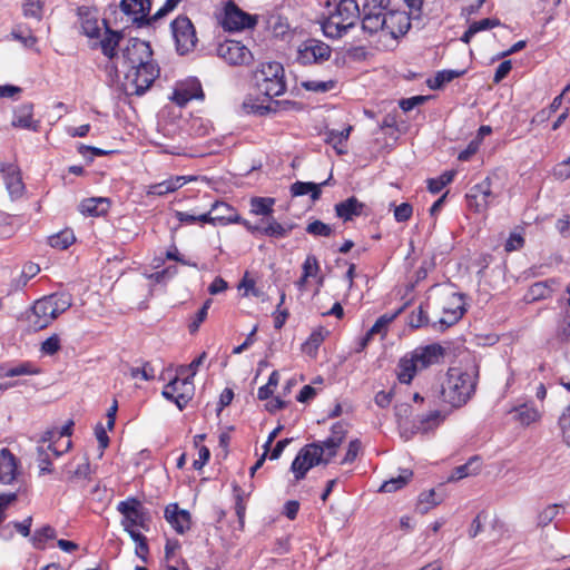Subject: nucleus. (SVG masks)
Masks as SVG:
<instances>
[{"mask_svg": "<svg viewBox=\"0 0 570 570\" xmlns=\"http://www.w3.org/2000/svg\"><path fill=\"white\" fill-rule=\"evenodd\" d=\"M347 434L344 423L337 422L331 429V435L324 441H317L303 446L291 465L295 480H303L307 472L320 464H328L336 455L338 448Z\"/></svg>", "mask_w": 570, "mask_h": 570, "instance_id": "obj_1", "label": "nucleus"}, {"mask_svg": "<svg viewBox=\"0 0 570 570\" xmlns=\"http://www.w3.org/2000/svg\"><path fill=\"white\" fill-rule=\"evenodd\" d=\"M478 371H462L458 367L449 368L446 377L441 384L440 400L442 403L458 409L466 404L475 392Z\"/></svg>", "mask_w": 570, "mask_h": 570, "instance_id": "obj_2", "label": "nucleus"}, {"mask_svg": "<svg viewBox=\"0 0 570 570\" xmlns=\"http://www.w3.org/2000/svg\"><path fill=\"white\" fill-rule=\"evenodd\" d=\"M327 7H332L330 1ZM360 13L356 0H334L333 9L328 10L326 18L322 22L325 36L330 38L342 37L350 28L354 27L360 18Z\"/></svg>", "mask_w": 570, "mask_h": 570, "instance_id": "obj_3", "label": "nucleus"}, {"mask_svg": "<svg viewBox=\"0 0 570 570\" xmlns=\"http://www.w3.org/2000/svg\"><path fill=\"white\" fill-rule=\"evenodd\" d=\"M284 67L277 61L262 63L255 73L256 86L268 98L278 97L286 90Z\"/></svg>", "mask_w": 570, "mask_h": 570, "instance_id": "obj_4", "label": "nucleus"}, {"mask_svg": "<svg viewBox=\"0 0 570 570\" xmlns=\"http://www.w3.org/2000/svg\"><path fill=\"white\" fill-rule=\"evenodd\" d=\"M153 50L149 42L138 38H131L128 45L122 49L121 66L124 71L140 67L147 62L153 61Z\"/></svg>", "mask_w": 570, "mask_h": 570, "instance_id": "obj_5", "label": "nucleus"}, {"mask_svg": "<svg viewBox=\"0 0 570 570\" xmlns=\"http://www.w3.org/2000/svg\"><path fill=\"white\" fill-rule=\"evenodd\" d=\"M117 510L122 514L121 525L125 528L139 527L144 530L149 529V514L142 507L141 502L136 498H128L120 501Z\"/></svg>", "mask_w": 570, "mask_h": 570, "instance_id": "obj_6", "label": "nucleus"}, {"mask_svg": "<svg viewBox=\"0 0 570 570\" xmlns=\"http://www.w3.org/2000/svg\"><path fill=\"white\" fill-rule=\"evenodd\" d=\"M385 10H390V0H366L363 3V30L368 33L385 31Z\"/></svg>", "mask_w": 570, "mask_h": 570, "instance_id": "obj_7", "label": "nucleus"}, {"mask_svg": "<svg viewBox=\"0 0 570 570\" xmlns=\"http://www.w3.org/2000/svg\"><path fill=\"white\" fill-rule=\"evenodd\" d=\"M176 49L180 55L191 51L197 42L196 31L191 21L185 17H177L170 24Z\"/></svg>", "mask_w": 570, "mask_h": 570, "instance_id": "obj_8", "label": "nucleus"}, {"mask_svg": "<svg viewBox=\"0 0 570 570\" xmlns=\"http://www.w3.org/2000/svg\"><path fill=\"white\" fill-rule=\"evenodd\" d=\"M125 72L127 81L132 86L134 94L141 96L154 83L159 76V68L154 61L147 62L140 67L128 69Z\"/></svg>", "mask_w": 570, "mask_h": 570, "instance_id": "obj_9", "label": "nucleus"}, {"mask_svg": "<svg viewBox=\"0 0 570 570\" xmlns=\"http://www.w3.org/2000/svg\"><path fill=\"white\" fill-rule=\"evenodd\" d=\"M332 49L317 39L303 41L297 49V61L302 65L322 63L330 59Z\"/></svg>", "mask_w": 570, "mask_h": 570, "instance_id": "obj_10", "label": "nucleus"}, {"mask_svg": "<svg viewBox=\"0 0 570 570\" xmlns=\"http://www.w3.org/2000/svg\"><path fill=\"white\" fill-rule=\"evenodd\" d=\"M161 394L166 400L174 402L179 410H184L194 395L193 381L190 377H175L164 387Z\"/></svg>", "mask_w": 570, "mask_h": 570, "instance_id": "obj_11", "label": "nucleus"}, {"mask_svg": "<svg viewBox=\"0 0 570 570\" xmlns=\"http://www.w3.org/2000/svg\"><path fill=\"white\" fill-rule=\"evenodd\" d=\"M258 17L243 11L234 2L227 3L223 19V27L230 31H239L254 28Z\"/></svg>", "mask_w": 570, "mask_h": 570, "instance_id": "obj_12", "label": "nucleus"}, {"mask_svg": "<svg viewBox=\"0 0 570 570\" xmlns=\"http://www.w3.org/2000/svg\"><path fill=\"white\" fill-rule=\"evenodd\" d=\"M469 209L475 213H483L488 209L494 195L491 188V179L484 178L479 184L472 186L465 196Z\"/></svg>", "mask_w": 570, "mask_h": 570, "instance_id": "obj_13", "label": "nucleus"}, {"mask_svg": "<svg viewBox=\"0 0 570 570\" xmlns=\"http://www.w3.org/2000/svg\"><path fill=\"white\" fill-rule=\"evenodd\" d=\"M217 56L230 66L247 65L252 61V52L246 46L235 40H226L217 47Z\"/></svg>", "mask_w": 570, "mask_h": 570, "instance_id": "obj_14", "label": "nucleus"}, {"mask_svg": "<svg viewBox=\"0 0 570 570\" xmlns=\"http://www.w3.org/2000/svg\"><path fill=\"white\" fill-rule=\"evenodd\" d=\"M121 11L132 17V22L141 28L151 24V0H121Z\"/></svg>", "mask_w": 570, "mask_h": 570, "instance_id": "obj_15", "label": "nucleus"}, {"mask_svg": "<svg viewBox=\"0 0 570 570\" xmlns=\"http://www.w3.org/2000/svg\"><path fill=\"white\" fill-rule=\"evenodd\" d=\"M56 318L55 308H52V303L47 296L33 304L29 321L33 330L39 331L46 328Z\"/></svg>", "mask_w": 570, "mask_h": 570, "instance_id": "obj_16", "label": "nucleus"}, {"mask_svg": "<svg viewBox=\"0 0 570 570\" xmlns=\"http://www.w3.org/2000/svg\"><path fill=\"white\" fill-rule=\"evenodd\" d=\"M385 31L393 38L405 35L410 27V16L405 11L395 10L390 6V10H385Z\"/></svg>", "mask_w": 570, "mask_h": 570, "instance_id": "obj_17", "label": "nucleus"}, {"mask_svg": "<svg viewBox=\"0 0 570 570\" xmlns=\"http://www.w3.org/2000/svg\"><path fill=\"white\" fill-rule=\"evenodd\" d=\"M444 348L440 344L433 343L425 346H419L410 354L416 362L420 370H424L431 365L440 363L444 356Z\"/></svg>", "mask_w": 570, "mask_h": 570, "instance_id": "obj_18", "label": "nucleus"}, {"mask_svg": "<svg viewBox=\"0 0 570 570\" xmlns=\"http://www.w3.org/2000/svg\"><path fill=\"white\" fill-rule=\"evenodd\" d=\"M165 519L179 534H184L191 525L190 513L180 509L177 503H170L166 507Z\"/></svg>", "mask_w": 570, "mask_h": 570, "instance_id": "obj_19", "label": "nucleus"}, {"mask_svg": "<svg viewBox=\"0 0 570 570\" xmlns=\"http://www.w3.org/2000/svg\"><path fill=\"white\" fill-rule=\"evenodd\" d=\"M203 97L204 92L200 82L197 79H190L175 89L173 100L178 106L183 107L188 101L193 99H202Z\"/></svg>", "mask_w": 570, "mask_h": 570, "instance_id": "obj_20", "label": "nucleus"}, {"mask_svg": "<svg viewBox=\"0 0 570 570\" xmlns=\"http://www.w3.org/2000/svg\"><path fill=\"white\" fill-rule=\"evenodd\" d=\"M12 126L38 131L40 121L33 119V105L30 102L22 104L14 109Z\"/></svg>", "mask_w": 570, "mask_h": 570, "instance_id": "obj_21", "label": "nucleus"}, {"mask_svg": "<svg viewBox=\"0 0 570 570\" xmlns=\"http://www.w3.org/2000/svg\"><path fill=\"white\" fill-rule=\"evenodd\" d=\"M4 185L12 198L20 197L24 185L21 179L20 170L16 165L8 164L1 167Z\"/></svg>", "mask_w": 570, "mask_h": 570, "instance_id": "obj_22", "label": "nucleus"}, {"mask_svg": "<svg viewBox=\"0 0 570 570\" xmlns=\"http://www.w3.org/2000/svg\"><path fill=\"white\" fill-rule=\"evenodd\" d=\"M365 208L366 205L360 202L355 196H351L347 199L337 203L334 207L336 216L344 222H350L355 217L364 215Z\"/></svg>", "mask_w": 570, "mask_h": 570, "instance_id": "obj_23", "label": "nucleus"}, {"mask_svg": "<svg viewBox=\"0 0 570 570\" xmlns=\"http://www.w3.org/2000/svg\"><path fill=\"white\" fill-rule=\"evenodd\" d=\"M445 317L440 318L439 324L441 326H451L455 324L464 314V301L462 294H452L450 297V306L443 307Z\"/></svg>", "mask_w": 570, "mask_h": 570, "instance_id": "obj_24", "label": "nucleus"}, {"mask_svg": "<svg viewBox=\"0 0 570 570\" xmlns=\"http://www.w3.org/2000/svg\"><path fill=\"white\" fill-rule=\"evenodd\" d=\"M78 14L82 33L89 38H98L100 36V27L97 11L81 7L78 10Z\"/></svg>", "mask_w": 570, "mask_h": 570, "instance_id": "obj_25", "label": "nucleus"}, {"mask_svg": "<svg viewBox=\"0 0 570 570\" xmlns=\"http://www.w3.org/2000/svg\"><path fill=\"white\" fill-rule=\"evenodd\" d=\"M73 422L68 421L62 428L59 430L47 431L41 438V442H52L59 448H62L63 451H68L71 448V440L69 439L72 433Z\"/></svg>", "mask_w": 570, "mask_h": 570, "instance_id": "obj_26", "label": "nucleus"}, {"mask_svg": "<svg viewBox=\"0 0 570 570\" xmlns=\"http://www.w3.org/2000/svg\"><path fill=\"white\" fill-rule=\"evenodd\" d=\"M47 446L45 448V443L42 442L41 445L37 448V462L38 468L40 470V474L43 473H50L51 470V459L52 456L58 458L65 451L60 449L58 445H56L52 442H47Z\"/></svg>", "mask_w": 570, "mask_h": 570, "instance_id": "obj_27", "label": "nucleus"}, {"mask_svg": "<svg viewBox=\"0 0 570 570\" xmlns=\"http://www.w3.org/2000/svg\"><path fill=\"white\" fill-rule=\"evenodd\" d=\"M17 476V460L8 449L0 450V483L10 484Z\"/></svg>", "mask_w": 570, "mask_h": 570, "instance_id": "obj_28", "label": "nucleus"}, {"mask_svg": "<svg viewBox=\"0 0 570 570\" xmlns=\"http://www.w3.org/2000/svg\"><path fill=\"white\" fill-rule=\"evenodd\" d=\"M110 208V200L106 197H91L81 200L79 212L86 216L99 217Z\"/></svg>", "mask_w": 570, "mask_h": 570, "instance_id": "obj_29", "label": "nucleus"}, {"mask_svg": "<svg viewBox=\"0 0 570 570\" xmlns=\"http://www.w3.org/2000/svg\"><path fill=\"white\" fill-rule=\"evenodd\" d=\"M411 412L412 407L406 403L395 405V416L397 420L400 434L401 438L405 441L410 440L415 434L413 424L411 426L409 424V416Z\"/></svg>", "mask_w": 570, "mask_h": 570, "instance_id": "obj_30", "label": "nucleus"}, {"mask_svg": "<svg viewBox=\"0 0 570 570\" xmlns=\"http://www.w3.org/2000/svg\"><path fill=\"white\" fill-rule=\"evenodd\" d=\"M187 179L185 176H176L174 178L164 180L158 184L150 185L147 190V195L164 196L173 193L186 184Z\"/></svg>", "mask_w": 570, "mask_h": 570, "instance_id": "obj_31", "label": "nucleus"}, {"mask_svg": "<svg viewBox=\"0 0 570 570\" xmlns=\"http://www.w3.org/2000/svg\"><path fill=\"white\" fill-rule=\"evenodd\" d=\"M417 371H420V367L416 362L411 354H406L399 361L396 375L401 383L409 384Z\"/></svg>", "mask_w": 570, "mask_h": 570, "instance_id": "obj_32", "label": "nucleus"}, {"mask_svg": "<svg viewBox=\"0 0 570 570\" xmlns=\"http://www.w3.org/2000/svg\"><path fill=\"white\" fill-rule=\"evenodd\" d=\"M102 23L106 27V35L100 41L101 51L109 59L117 58L116 48L122 39V33L119 31L110 30L105 20Z\"/></svg>", "mask_w": 570, "mask_h": 570, "instance_id": "obj_33", "label": "nucleus"}, {"mask_svg": "<svg viewBox=\"0 0 570 570\" xmlns=\"http://www.w3.org/2000/svg\"><path fill=\"white\" fill-rule=\"evenodd\" d=\"M327 184H328V179L321 184L298 180V181H295L294 184H292L291 193L293 196H304V195L309 194L311 199L313 202H315L321 197V194H322L321 187L325 186Z\"/></svg>", "mask_w": 570, "mask_h": 570, "instance_id": "obj_34", "label": "nucleus"}, {"mask_svg": "<svg viewBox=\"0 0 570 570\" xmlns=\"http://www.w3.org/2000/svg\"><path fill=\"white\" fill-rule=\"evenodd\" d=\"M444 420V415L438 410L432 411L425 415H422L420 420L413 423L415 433H428L439 426Z\"/></svg>", "mask_w": 570, "mask_h": 570, "instance_id": "obj_35", "label": "nucleus"}, {"mask_svg": "<svg viewBox=\"0 0 570 570\" xmlns=\"http://www.w3.org/2000/svg\"><path fill=\"white\" fill-rule=\"evenodd\" d=\"M402 312V308L397 309L394 314H384L380 316L373 326L367 331L366 335L362 341V346H365L368 341L376 334H380L382 337L386 333L387 325Z\"/></svg>", "mask_w": 570, "mask_h": 570, "instance_id": "obj_36", "label": "nucleus"}, {"mask_svg": "<svg viewBox=\"0 0 570 570\" xmlns=\"http://www.w3.org/2000/svg\"><path fill=\"white\" fill-rule=\"evenodd\" d=\"M250 213L256 216L269 218L274 213L275 198L272 197H253L249 200Z\"/></svg>", "mask_w": 570, "mask_h": 570, "instance_id": "obj_37", "label": "nucleus"}, {"mask_svg": "<svg viewBox=\"0 0 570 570\" xmlns=\"http://www.w3.org/2000/svg\"><path fill=\"white\" fill-rule=\"evenodd\" d=\"M266 226L262 227V235L274 237V238H283L286 237L291 230L295 227V224L283 225L278 223L274 216H271L266 219Z\"/></svg>", "mask_w": 570, "mask_h": 570, "instance_id": "obj_38", "label": "nucleus"}, {"mask_svg": "<svg viewBox=\"0 0 570 570\" xmlns=\"http://www.w3.org/2000/svg\"><path fill=\"white\" fill-rule=\"evenodd\" d=\"M512 417L522 425H530L539 419L538 410L529 404H522L511 412Z\"/></svg>", "mask_w": 570, "mask_h": 570, "instance_id": "obj_39", "label": "nucleus"}, {"mask_svg": "<svg viewBox=\"0 0 570 570\" xmlns=\"http://www.w3.org/2000/svg\"><path fill=\"white\" fill-rule=\"evenodd\" d=\"M465 73V70H442L439 71L434 78L426 81L429 88L432 90L441 89L445 83L451 82Z\"/></svg>", "mask_w": 570, "mask_h": 570, "instance_id": "obj_40", "label": "nucleus"}, {"mask_svg": "<svg viewBox=\"0 0 570 570\" xmlns=\"http://www.w3.org/2000/svg\"><path fill=\"white\" fill-rule=\"evenodd\" d=\"M481 469L480 459L478 456L471 458L465 464L456 466L451 476L450 481L461 480L471 474H476Z\"/></svg>", "mask_w": 570, "mask_h": 570, "instance_id": "obj_41", "label": "nucleus"}, {"mask_svg": "<svg viewBox=\"0 0 570 570\" xmlns=\"http://www.w3.org/2000/svg\"><path fill=\"white\" fill-rule=\"evenodd\" d=\"M212 210L217 225L232 224L229 218H233V214H237L236 210L225 202H215L212 205Z\"/></svg>", "mask_w": 570, "mask_h": 570, "instance_id": "obj_42", "label": "nucleus"}, {"mask_svg": "<svg viewBox=\"0 0 570 570\" xmlns=\"http://www.w3.org/2000/svg\"><path fill=\"white\" fill-rule=\"evenodd\" d=\"M412 475L413 472L411 470H402L396 478H391L390 480L385 481L381 485L380 492L391 493L403 488L411 480Z\"/></svg>", "mask_w": 570, "mask_h": 570, "instance_id": "obj_43", "label": "nucleus"}, {"mask_svg": "<svg viewBox=\"0 0 570 570\" xmlns=\"http://www.w3.org/2000/svg\"><path fill=\"white\" fill-rule=\"evenodd\" d=\"M442 498L438 495L434 490H430L428 492L420 494L416 510L421 514H425L429 512L430 509L440 504Z\"/></svg>", "mask_w": 570, "mask_h": 570, "instance_id": "obj_44", "label": "nucleus"}, {"mask_svg": "<svg viewBox=\"0 0 570 570\" xmlns=\"http://www.w3.org/2000/svg\"><path fill=\"white\" fill-rule=\"evenodd\" d=\"M76 237L71 229L61 230L58 234H55L49 237V245L53 248L58 249H67L71 244H73Z\"/></svg>", "mask_w": 570, "mask_h": 570, "instance_id": "obj_45", "label": "nucleus"}, {"mask_svg": "<svg viewBox=\"0 0 570 570\" xmlns=\"http://www.w3.org/2000/svg\"><path fill=\"white\" fill-rule=\"evenodd\" d=\"M561 510H563L561 504H550L546 507L537 517V525L540 528L549 525L559 515Z\"/></svg>", "mask_w": 570, "mask_h": 570, "instance_id": "obj_46", "label": "nucleus"}, {"mask_svg": "<svg viewBox=\"0 0 570 570\" xmlns=\"http://www.w3.org/2000/svg\"><path fill=\"white\" fill-rule=\"evenodd\" d=\"M38 373V370L32 366L31 363L24 362L20 363L18 365L4 368H1V375L3 377H14V376H21V375H31Z\"/></svg>", "mask_w": 570, "mask_h": 570, "instance_id": "obj_47", "label": "nucleus"}, {"mask_svg": "<svg viewBox=\"0 0 570 570\" xmlns=\"http://www.w3.org/2000/svg\"><path fill=\"white\" fill-rule=\"evenodd\" d=\"M455 176V171H445L438 178H430L428 180V189L432 194L440 193L448 184H450Z\"/></svg>", "mask_w": 570, "mask_h": 570, "instance_id": "obj_48", "label": "nucleus"}, {"mask_svg": "<svg viewBox=\"0 0 570 570\" xmlns=\"http://www.w3.org/2000/svg\"><path fill=\"white\" fill-rule=\"evenodd\" d=\"M45 0H24L23 14L27 18H35L40 20L42 17Z\"/></svg>", "mask_w": 570, "mask_h": 570, "instance_id": "obj_49", "label": "nucleus"}, {"mask_svg": "<svg viewBox=\"0 0 570 570\" xmlns=\"http://www.w3.org/2000/svg\"><path fill=\"white\" fill-rule=\"evenodd\" d=\"M55 535H56L55 529L50 525H45V527L38 529L37 531H35L31 540L37 548H43L45 543L48 540L53 539Z\"/></svg>", "mask_w": 570, "mask_h": 570, "instance_id": "obj_50", "label": "nucleus"}, {"mask_svg": "<svg viewBox=\"0 0 570 570\" xmlns=\"http://www.w3.org/2000/svg\"><path fill=\"white\" fill-rule=\"evenodd\" d=\"M305 229L313 236L330 237L333 234L332 227L318 219L311 222Z\"/></svg>", "mask_w": 570, "mask_h": 570, "instance_id": "obj_51", "label": "nucleus"}, {"mask_svg": "<svg viewBox=\"0 0 570 570\" xmlns=\"http://www.w3.org/2000/svg\"><path fill=\"white\" fill-rule=\"evenodd\" d=\"M48 297L52 303V308H55L56 317H58L61 313L71 306V299L66 294H53Z\"/></svg>", "mask_w": 570, "mask_h": 570, "instance_id": "obj_52", "label": "nucleus"}, {"mask_svg": "<svg viewBox=\"0 0 570 570\" xmlns=\"http://www.w3.org/2000/svg\"><path fill=\"white\" fill-rule=\"evenodd\" d=\"M336 81L327 80V81H318V80H307L303 81L302 86L308 91L314 92H327L335 88Z\"/></svg>", "mask_w": 570, "mask_h": 570, "instance_id": "obj_53", "label": "nucleus"}, {"mask_svg": "<svg viewBox=\"0 0 570 570\" xmlns=\"http://www.w3.org/2000/svg\"><path fill=\"white\" fill-rule=\"evenodd\" d=\"M429 324L428 313L424 309L423 305H420L416 309H414L409 316V325L412 328H420Z\"/></svg>", "mask_w": 570, "mask_h": 570, "instance_id": "obj_54", "label": "nucleus"}, {"mask_svg": "<svg viewBox=\"0 0 570 570\" xmlns=\"http://www.w3.org/2000/svg\"><path fill=\"white\" fill-rule=\"evenodd\" d=\"M324 341L322 332H313L303 345V351L308 355H315L320 345Z\"/></svg>", "mask_w": 570, "mask_h": 570, "instance_id": "obj_55", "label": "nucleus"}, {"mask_svg": "<svg viewBox=\"0 0 570 570\" xmlns=\"http://www.w3.org/2000/svg\"><path fill=\"white\" fill-rule=\"evenodd\" d=\"M11 37L14 40L21 42V45L24 48H35V46L38 41L37 38L31 32H29L27 36H24L20 27H16L12 29Z\"/></svg>", "mask_w": 570, "mask_h": 570, "instance_id": "obj_56", "label": "nucleus"}, {"mask_svg": "<svg viewBox=\"0 0 570 570\" xmlns=\"http://www.w3.org/2000/svg\"><path fill=\"white\" fill-rule=\"evenodd\" d=\"M212 305V299L208 298L204 302L202 308L197 312L195 320L189 324V332L195 333L198 331L200 324L206 320L208 309Z\"/></svg>", "mask_w": 570, "mask_h": 570, "instance_id": "obj_57", "label": "nucleus"}, {"mask_svg": "<svg viewBox=\"0 0 570 570\" xmlns=\"http://www.w3.org/2000/svg\"><path fill=\"white\" fill-rule=\"evenodd\" d=\"M206 358V353L203 352L198 357H196L189 365H181L179 368H178V374L179 375H184L186 374L187 372H189V374L186 376V377H190V381H193V377L195 376L198 367L203 364L204 360Z\"/></svg>", "mask_w": 570, "mask_h": 570, "instance_id": "obj_58", "label": "nucleus"}, {"mask_svg": "<svg viewBox=\"0 0 570 570\" xmlns=\"http://www.w3.org/2000/svg\"><path fill=\"white\" fill-rule=\"evenodd\" d=\"M362 449V443L358 439H354L348 443V448L345 456L341 461V464H348L355 461L360 451Z\"/></svg>", "mask_w": 570, "mask_h": 570, "instance_id": "obj_59", "label": "nucleus"}, {"mask_svg": "<svg viewBox=\"0 0 570 570\" xmlns=\"http://www.w3.org/2000/svg\"><path fill=\"white\" fill-rule=\"evenodd\" d=\"M303 275L305 277H312L315 276L320 271V264L314 255H307L306 259L303 263Z\"/></svg>", "mask_w": 570, "mask_h": 570, "instance_id": "obj_60", "label": "nucleus"}, {"mask_svg": "<svg viewBox=\"0 0 570 570\" xmlns=\"http://www.w3.org/2000/svg\"><path fill=\"white\" fill-rule=\"evenodd\" d=\"M60 350V338L53 334L41 344V352L46 355H53Z\"/></svg>", "mask_w": 570, "mask_h": 570, "instance_id": "obj_61", "label": "nucleus"}, {"mask_svg": "<svg viewBox=\"0 0 570 570\" xmlns=\"http://www.w3.org/2000/svg\"><path fill=\"white\" fill-rule=\"evenodd\" d=\"M413 213L412 205L409 203H402L394 207V218L399 223L407 222Z\"/></svg>", "mask_w": 570, "mask_h": 570, "instance_id": "obj_62", "label": "nucleus"}, {"mask_svg": "<svg viewBox=\"0 0 570 570\" xmlns=\"http://www.w3.org/2000/svg\"><path fill=\"white\" fill-rule=\"evenodd\" d=\"M550 287L546 283L538 282L530 287L529 295L531 299H542L550 294Z\"/></svg>", "mask_w": 570, "mask_h": 570, "instance_id": "obj_63", "label": "nucleus"}, {"mask_svg": "<svg viewBox=\"0 0 570 570\" xmlns=\"http://www.w3.org/2000/svg\"><path fill=\"white\" fill-rule=\"evenodd\" d=\"M559 424L562 431L563 439L570 446V405L564 410L559 419Z\"/></svg>", "mask_w": 570, "mask_h": 570, "instance_id": "obj_64", "label": "nucleus"}]
</instances>
